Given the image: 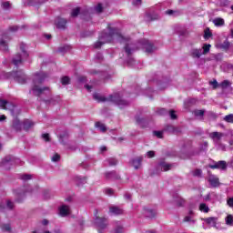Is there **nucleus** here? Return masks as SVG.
Returning <instances> with one entry per match:
<instances>
[{
  "label": "nucleus",
  "instance_id": "nucleus-1",
  "mask_svg": "<svg viewBox=\"0 0 233 233\" xmlns=\"http://www.w3.org/2000/svg\"><path fill=\"white\" fill-rule=\"evenodd\" d=\"M107 29L109 30V33L102 32L98 36V40L94 44V48L99 49L103 45L110 43L114 39V35H116L117 41H125V36L121 35L119 28H114L108 24Z\"/></svg>",
  "mask_w": 233,
  "mask_h": 233
},
{
  "label": "nucleus",
  "instance_id": "nucleus-2",
  "mask_svg": "<svg viewBox=\"0 0 233 233\" xmlns=\"http://www.w3.org/2000/svg\"><path fill=\"white\" fill-rule=\"evenodd\" d=\"M45 79H46V74H45V73H36L35 75V78L33 80L34 86L32 87V91H33L34 96H36V97H41V96H43L44 92H50V87L39 86V85L43 84V81H45Z\"/></svg>",
  "mask_w": 233,
  "mask_h": 233
},
{
  "label": "nucleus",
  "instance_id": "nucleus-3",
  "mask_svg": "<svg viewBox=\"0 0 233 233\" xmlns=\"http://www.w3.org/2000/svg\"><path fill=\"white\" fill-rule=\"evenodd\" d=\"M93 98L97 101V103H105L106 101H110L111 103H115V105H117L118 106H127V105H128V102L122 99L119 94H114L110 95L108 97H105L98 93H95L93 95Z\"/></svg>",
  "mask_w": 233,
  "mask_h": 233
},
{
  "label": "nucleus",
  "instance_id": "nucleus-4",
  "mask_svg": "<svg viewBox=\"0 0 233 233\" xmlns=\"http://www.w3.org/2000/svg\"><path fill=\"white\" fill-rule=\"evenodd\" d=\"M11 76L16 83H19V85H25V83H26V75H25L23 70L13 71Z\"/></svg>",
  "mask_w": 233,
  "mask_h": 233
},
{
  "label": "nucleus",
  "instance_id": "nucleus-5",
  "mask_svg": "<svg viewBox=\"0 0 233 233\" xmlns=\"http://www.w3.org/2000/svg\"><path fill=\"white\" fill-rule=\"evenodd\" d=\"M209 137L213 140L215 145H221V139L225 137V133L214 131L209 133Z\"/></svg>",
  "mask_w": 233,
  "mask_h": 233
},
{
  "label": "nucleus",
  "instance_id": "nucleus-6",
  "mask_svg": "<svg viewBox=\"0 0 233 233\" xmlns=\"http://www.w3.org/2000/svg\"><path fill=\"white\" fill-rule=\"evenodd\" d=\"M209 168H211L212 170H227V161L225 160H219L218 162H216L213 165H208V166Z\"/></svg>",
  "mask_w": 233,
  "mask_h": 233
},
{
  "label": "nucleus",
  "instance_id": "nucleus-7",
  "mask_svg": "<svg viewBox=\"0 0 233 233\" xmlns=\"http://www.w3.org/2000/svg\"><path fill=\"white\" fill-rule=\"evenodd\" d=\"M96 225L100 230H105L108 226L106 218L96 217Z\"/></svg>",
  "mask_w": 233,
  "mask_h": 233
},
{
  "label": "nucleus",
  "instance_id": "nucleus-8",
  "mask_svg": "<svg viewBox=\"0 0 233 233\" xmlns=\"http://www.w3.org/2000/svg\"><path fill=\"white\" fill-rule=\"evenodd\" d=\"M208 181L213 188H217L219 187V177H216L215 175H209Z\"/></svg>",
  "mask_w": 233,
  "mask_h": 233
},
{
  "label": "nucleus",
  "instance_id": "nucleus-9",
  "mask_svg": "<svg viewBox=\"0 0 233 233\" xmlns=\"http://www.w3.org/2000/svg\"><path fill=\"white\" fill-rule=\"evenodd\" d=\"M164 130L169 134H181V127H174L173 125L166 126Z\"/></svg>",
  "mask_w": 233,
  "mask_h": 233
},
{
  "label": "nucleus",
  "instance_id": "nucleus-10",
  "mask_svg": "<svg viewBox=\"0 0 233 233\" xmlns=\"http://www.w3.org/2000/svg\"><path fill=\"white\" fill-rule=\"evenodd\" d=\"M172 167H174V165L166 163L165 159L160 160L158 163V168H161L163 172H168V170H171Z\"/></svg>",
  "mask_w": 233,
  "mask_h": 233
},
{
  "label": "nucleus",
  "instance_id": "nucleus-11",
  "mask_svg": "<svg viewBox=\"0 0 233 233\" xmlns=\"http://www.w3.org/2000/svg\"><path fill=\"white\" fill-rule=\"evenodd\" d=\"M205 54V44L202 45V50L201 49H193L191 52V56L197 59H199L201 56Z\"/></svg>",
  "mask_w": 233,
  "mask_h": 233
},
{
  "label": "nucleus",
  "instance_id": "nucleus-12",
  "mask_svg": "<svg viewBox=\"0 0 233 233\" xmlns=\"http://www.w3.org/2000/svg\"><path fill=\"white\" fill-rule=\"evenodd\" d=\"M0 108L3 110H14V105L6 100L0 99Z\"/></svg>",
  "mask_w": 233,
  "mask_h": 233
},
{
  "label": "nucleus",
  "instance_id": "nucleus-13",
  "mask_svg": "<svg viewBox=\"0 0 233 233\" xmlns=\"http://www.w3.org/2000/svg\"><path fill=\"white\" fill-rule=\"evenodd\" d=\"M66 19L61 17H58L55 22L56 28H59L60 30H65V28H66Z\"/></svg>",
  "mask_w": 233,
  "mask_h": 233
},
{
  "label": "nucleus",
  "instance_id": "nucleus-14",
  "mask_svg": "<svg viewBox=\"0 0 233 233\" xmlns=\"http://www.w3.org/2000/svg\"><path fill=\"white\" fill-rule=\"evenodd\" d=\"M59 214L62 218H66V216H70V207L67 205H63L59 208Z\"/></svg>",
  "mask_w": 233,
  "mask_h": 233
},
{
  "label": "nucleus",
  "instance_id": "nucleus-15",
  "mask_svg": "<svg viewBox=\"0 0 233 233\" xmlns=\"http://www.w3.org/2000/svg\"><path fill=\"white\" fill-rule=\"evenodd\" d=\"M144 48H146L147 54H152L156 50V47L153 44H150L147 40L144 41Z\"/></svg>",
  "mask_w": 233,
  "mask_h": 233
},
{
  "label": "nucleus",
  "instance_id": "nucleus-16",
  "mask_svg": "<svg viewBox=\"0 0 233 233\" xmlns=\"http://www.w3.org/2000/svg\"><path fill=\"white\" fill-rule=\"evenodd\" d=\"M23 64V56H21V54L17 53L15 57L13 58V65H15V66H19V65Z\"/></svg>",
  "mask_w": 233,
  "mask_h": 233
},
{
  "label": "nucleus",
  "instance_id": "nucleus-17",
  "mask_svg": "<svg viewBox=\"0 0 233 233\" xmlns=\"http://www.w3.org/2000/svg\"><path fill=\"white\" fill-rule=\"evenodd\" d=\"M110 214H114V216H121L123 214V209L119 208V207H110L109 208Z\"/></svg>",
  "mask_w": 233,
  "mask_h": 233
},
{
  "label": "nucleus",
  "instance_id": "nucleus-18",
  "mask_svg": "<svg viewBox=\"0 0 233 233\" xmlns=\"http://www.w3.org/2000/svg\"><path fill=\"white\" fill-rule=\"evenodd\" d=\"M206 224L208 225V227H216L218 224V218L216 217H209L205 219Z\"/></svg>",
  "mask_w": 233,
  "mask_h": 233
},
{
  "label": "nucleus",
  "instance_id": "nucleus-19",
  "mask_svg": "<svg viewBox=\"0 0 233 233\" xmlns=\"http://www.w3.org/2000/svg\"><path fill=\"white\" fill-rule=\"evenodd\" d=\"M143 161V158L141 157H138L137 158H134L132 161H131V165L132 167H134V168L136 170H137L139 168V167H141V162Z\"/></svg>",
  "mask_w": 233,
  "mask_h": 233
},
{
  "label": "nucleus",
  "instance_id": "nucleus-20",
  "mask_svg": "<svg viewBox=\"0 0 233 233\" xmlns=\"http://www.w3.org/2000/svg\"><path fill=\"white\" fill-rule=\"evenodd\" d=\"M24 130H25V132H28V130H30V128L34 127L35 123L32 120H25L24 123Z\"/></svg>",
  "mask_w": 233,
  "mask_h": 233
},
{
  "label": "nucleus",
  "instance_id": "nucleus-21",
  "mask_svg": "<svg viewBox=\"0 0 233 233\" xmlns=\"http://www.w3.org/2000/svg\"><path fill=\"white\" fill-rule=\"evenodd\" d=\"M106 179H120L121 177L116 171H111L108 173H106Z\"/></svg>",
  "mask_w": 233,
  "mask_h": 233
},
{
  "label": "nucleus",
  "instance_id": "nucleus-22",
  "mask_svg": "<svg viewBox=\"0 0 233 233\" xmlns=\"http://www.w3.org/2000/svg\"><path fill=\"white\" fill-rule=\"evenodd\" d=\"M12 127L14 128V130H15V132H21V128H22L21 121H19V119H15L13 121Z\"/></svg>",
  "mask_w": 233,
  "mask_h": 233
},
{
  "label": "nucleus",
  "instance_id": "nucleus-23",
  "mask_svg": "<svg viewBox=\"0 0 233 233\" xmlns=\"http://www.w3.org/2000/svg\"><path fill=\"white\" fill-rule=\"evenodd\" d=\"M212 37H214V35L212 34L210 27H206L205 28V41H208V39H212Z\"/></svg>",
  "mask_w": 233,
  "mask_h": 233
},
{
  "label": "nucleus",
  "instance_id": "nucleus-24",
  "mask_svg": "<svg viewBox=\"0 0 233 233\" xmlns=\"http://www.w3.org/2000/svg\"><path fill=\"white\" fill-rule=\"evenodd\" d=\"M72 50V46L66 45V46H62L58 48V52L60 54H66V52H70Z\"/></svg>",
  "mask_w": 233,
  "mask_h": 233
},
{
  "label": "nucleus",
  "instance_id": "nucleus-25",
  "mask_svg": "<svg viewBox=\"0 0 233 233\" xmlns=\"http://www.w3.org/2000/svg\"><path fill=\"white\" fill-rule=\"evenodd\" d=\"M221 50H224V52H228L230 48V42L228 40H225L221 45H220Z\"/></svg>",
  "mask_w": 233,
  "mask_h": 233
},
{
  "label": "nucleus",
  "instance_id": "nucleus-26",
  "mask_svg": "<svg viewBox=\"0 0 233 233\" xmlns=\"http://www.w3.org/2000/svg\"><path fill=\"white\" fill-rule=\"evenodd\" d=\"M213 23L215 26H224L225 25V20L223 18H215L213 20Z\"/></svg>",
  "mask_w": 233,
  "mask_h": 233
},
{
  "label": "nucleus",
  "instance_id": "nucleus-27",
  "mask_svg": "<svg viewBox=\"0 0 233 233\" xmlns=\"http://www.w3.org/2000/svg\"><path fill=\"white\" fill-rule=\"evenodd\" d=\"M76 185L78 187H81V185H85V183H86V177H76Z\"/></svg>",
  "mask_w": 233,
  "mask_h": 233
},
{
  "label": "nucleus",
  "instance_id": "nucleus-28",
  "mask_svg": "<svg viewBox=\"0 0 233 233\" xmlns=\"http://www.w3.org/2000/svg\"><path fill=\"white\" fill-rule=\"evenodd\" d=\"M95 127L99 128L101 132H106V126L101 122H96Z\"/></svg>",
  "mask_w": 233,
  "mask_h": 233
},
{
  "label": "nucleus",
  "instance_id": "nucleus-29",
  "mask_svg": "<svg viewBox=\"0 0 233 233\" xmlns=\"http://www.w3.org/2000/svg\"><path fill=\"white\" fill-rule=\"evenodd\" d=\"M193 114H194V116H196V117H201V116H205V110L195 109L193 111Z\"/></svg>",
  "mask_w": 233,
  "mask_h": 233
},
{
  "label": "nucleus",
  "instance_id": "nucleus-30",
  "mask_svg": "<svg viewBox=\"0 0 233 233\" xmlns=\"http://www.w3.org/2000/svg\"><path fill=\"white\" fill-rule=\"evenodd\" d=\"M226 225H228L229 227L233 226V216L232 215H228L225 218Z\"/></svg>",
  "mask_w": 233,
  "mask_h": 233
},
{
  "label": "nucleus",
  "instance_id": "nucleus-31",
  "mask_svg": "<svg viewBox=\"0 0 233 233\" xmlns=\"http://www.w3.org/2000/svg\"><path fill=\"white\" fill-rule=\"evenodd\" d=\"M12 158H10V157H6L5 158H4L2 160V167H4V168H5V170H8V168L6 167V165L10 164Z\"/></svg>",
  "mask_w": 233,
  "mask_h": 233
},
{
  "label": "nucleus",
  "instance_id": "nucleus-32",
  "mask_svg": "<svg viewBox=\"0 0 233 233\" xmlns=\"http://www.w3.org/2000/svg\"><path fill=\"white\" fill-rule=\"evenodd\" d=\"M25 48H26V46L24 43L20 44V50L23 53V57H28V53Z\"/></svg>",
  "mask_w": 233,
  "mask_h": 233
},
{
  "label": "nucleus",
  "instance_id": "nucleus-33",
  "mask_svg": "<svg viewBox=\"0 0 233 233\" xmlns=\"http://www.w3.org/2000/svg\"><path fill=\"white\" fill-rule=\"evenodd\" d=\"M223 119L226 123L233 124V114H229V115L225 116Z\"/></svg>",
  "mask_w": 233,
  "mask_h": 233
},
{
  "label": "nucleus",
  "instance_id": "nucleus-34",
  "mask_svg": "<svg viewBox=\"0 0 233 233\" xmlns=\"http://www.w3.org/2000/svg\"><path fill=\"white\" fill-rule=\"evenodd\" d=\"M146 215L147 218H156V211L152 209H146Z\"/></svg>",
  "mask_w": 233,
  "mask_h": 233
},
{
  "label": "nucleus",
  "instance_id": "nucleus-35",
  "mask_svg": "<svg viewBox=\"0 0 233 233\" xmlns=\"http://www.w3.org/2000/svg\"><path fill=\"white\" fill-rule=\"evenodd\" d=\"M79 12H81V9L79 7H76L72 10L71 17H77V15H79Z\"/></svg>",
  "mask_w": 233,
  "mask_h": 233
},
{
  "label": "nucleus",
  "instance_id": "nucleus-36",
  "mask_svg": "<svg viewBox=\"0 0 233 233\" xmlns=\"http://www.w3.org/2000/svg\"><path fill=\"white\" fill-rule=\"evenodd\" d=\"M61 83H62V85H64V86L70 85V77H68V76H63V77L61 78Z\"/></svg>",
  "mask_w": 233,
  "mask_h": 233
},
{
  "label": "nucleus",
  "instance_id": "nucleus-37",
  "mask_svg": "<svg viewBox=\"0 0 233 233\" xmlns=\"http://www.w3.org/2000/svg\"><path fill=\"white\" fill-rule=\"evenodd\" d=\"M0 46H3V50H5V52H8V44H6V41L1 40Z\"/></svg>",
  "mask_w": 233,
  "mask_h": 233
},
{
  "label": "nucleus",
  "instance_id": "nucleus-38",
  "mask_svg": "<svg viewBox=\"0 0 233 233\" xmlns=\"http://www.w3.org/2000/svg\"><path fill=\"white\" fill-rule=\"evenodd\" d=\"M2 230L4 232H10V230H12V227H10V224H4L2 225Z\"/></svg>",
  "mask_w": 233,
  "mask_h": 233
},
{
  "label": "nucleus",
  "instance_id": "nucleus-39",
  "mask_svg": "<svg viewBox=\"0 0 233 233\" xmlns=\"http://www.w3.org/2000/svg\"><path fill=\"white\" fill-rule=\"evenodd\" d=\"M124 50L126 54H127V57H130L132 56V49L128 46V44H127L124 47Z\"/></svg>",
  "mask_w": 233,
  "mask_h": 233
},
{
  "label": "nucleus",
  "instance_id": "nucleus-40",
  "mask_svg": "<svg viewBox=\"0 0 233 233\" xmlns=\"http://www.w3.org/2000/svg\"><path fill=\"white\" fill-rule=\"evenodd\" d=\"M147 21H156L157 19V15H152L150 13H147Z\"/></svg>",
  "mask_w": 233,
  "mask_h": 233
},
{
  "label": "nucleus",
  "instance_id": "nucleus-41",
  "mask_svg": "<svg viewBox=\"0 0 233 233\" xmlns=\"http://www.w3.org/2000/svg\"><path fill=\"white\" fill-rule=\"evenodd\" d=\"M221 88H227L228 86H230V81L224 80L220 83Z\"/></svg>",
  "mask_w": 233,
  "mask_h": 233
},
{
  "label": "nucleus",
  "instance_id": "nucleus-42",
  "mask_svg": "<svg viewBox=\"0 0 233 233\" xmlns=\"http://www.w3.org/2000/svg\"><path fill=\"white\" fill-rule=\"evenodd\" d=\"M109 167H116L117 165V159L116 158H109L108 160Z\"/></svg>",
  "mask_w": 233,
  "mask_h": 233
},
{
  "label": "nucleus",
  "instance_id": "nucleus-43",
  "mask_svg": "<svg viewBox=\"0 0 233 233\" xmlns=\"http://www.w3.org/2000/svg\"><path fill=\"white\" fill-rule=\"evenodd\" d=\"M170 119H177V115H176V111L174 109L169 110Z\"/></svg>",
  "mask_w": 233,
  "mask_h": 233
},
{
  "label": "nucleus",
  "instance_id": "nucleus-44",
  "mask_svg": "<svg viewBox=\"0 0 233 233\" xmlns=\"http://www.w3.org/2000/svg\"><path fill=\"white\" fill-rule=\"evenodd\" d=\"M10 2H3L2 3V8L4 10H10Z\"/></svg>",
  "mask_w": 233,
  "mask_h": 233
},
{
  "label": "nucleus",
  "instance_id": "nucleus-45",
  "mask_svg": "<svg viewBox=\"0 0 233 233\" xmlns=\"http://www.w3.org/2000/svg\"><path fill=\"white\" fill-rule=\"evenodd\" d=\"M209 85L213 86V89L216 90L219 86V84H218V80L209 81Z\"/></svg>",
  "mask_w": 233,
  "mask_h": 233
},
{
  "label": "nucleus",
  "instance_id": "nucleus-46",
  "mask_svg": "<svg viewBox=\"0 0 233 233\" xmlns=\"http://www.w3.org/2000/svg\"><path fill=\"white\" fill-rule=\"evenodd\" d=\"M184 205H185V199H183V198H179L177 199V206H178V207H184Z\"/></svg>",
  "mask_w": 233,
  "mask_h": 233
},
{
  "label": "nucleus",
  "instance_id": "nucleus-47",
  "mask_svg": "<svg viewBox=\"0 0 233 233\" xmlns=\"http://www.w3.org/2000/svg\"><path fill=\"white\" fill-rule=\"evenodd\" d=\"M20 178L23 180V181H28L30 179H32V175H22L20 177Z\"/></svg>",
  "mask_w": 233,
  "mask_h": 233
},
{
  "label": "nucleus",
  "instance_id": "nucleus-48",
  "mask_svg": "<svg viewBox=\"0 0 233 233\" xmlns=\"http://www.w3.org/2000/svg\"><path fill=\"white\" fill-rule=\"evenodd\" d=\"M59 159H61V156L57 153H56L52 157V161H54L55 163H57V161H59Z\"/></svg>",
  "mask_w": 233,
  "mask_h": 233
},
{
  "label": "nucleus",
  "instance_id": "nucleus-49",
  "mask_svg": "<svg viewBox=\"0 0 233 233\" xmlns=\"http://www.w3.org/2000/svg\"><path fill=\"white\" fill-rule=\"evenodd\" d=\"M42 137H43V139H44L46 142H47V143L50 141V134H48V133L43 134V135H42Z\"/></svg>",
  "mask_w": 233,
  "mask_h": 233
},
{
  "label": "nucleus",
  "instance_id": "nucleus-50",
  "mask_svg": "<svg viewBox=\"0 0 233 233\" xmlns=\"http://www.w3.org/2000/svg\"><path fill=\"white\" fill-rule=\"evenodd\" d=\"M154 135L158 137V139H163V131H154Z\"/></svg>",
  "mask_w": 233,
  "mask_h": 233
},
{
  "label": "nucleus",
  "instance_id": "nucleus-51",
  "mask_svg": "<svg viewBox=\"0 0 233 233\" xmlns=\"http://www.w3.org/2000/svg\"><path fill=\"white\" fill-rule=\"evenodd\" d=\"M96 11L97 12V14H101V12H103V5L98 4V5L96 6Z\"/></svg>",
  "mask_w": 233,
  "mask_h": 233
},
{
  "label": "nucleus",
  "instance_id": "nucleus-52",
  "mask_svg": "<svg viewBox=\"0 0 233 233\" xmlns=\"http://www.w3.org/2000/svg\"><path fill=\"white\" fill-rule=\"evenodd\" d=\"M202 174V171L201 169H196L194 172H193V176H195V177H199Z\"/></svg>",
  "mask_w": 233,
  "mask_h": 233
},
{
  "label": "nucleus",
  "instance_id": "nucleus-53",
  "mask_svg": "<svg viewBox=\"0 0 233 233\" xmlns=\"http://www.w3.org/2000/svg\"><path fill=\"white\" fill-rule=\"evenodd\" d=\"M6 206H7V208H9V210H12L14 208V202L7 200Z\"/></svg>",
  "mask_w": 233,
  "mask_h": 233
},
{
  "label": "nucleus",
  "instance_id": "nucleus-54",
  "mask_svg": "<svg viewBox=\"0 0 233 233\" xmlns=\"http://www.w3.org/2000/svg\"><path fill=\"white\" fill-rule=\"evenodd\" d=\"M212 46L210 44H206L205 45V54H208L210 52V48Z\"/></svg>",
  "mask_w": 233,
  "mask_h": 233
},
{
  "label": "nucleus",
  "instance_id": "nucleus-55",
  "mask_svg": "<svg viewBox=\"0 0 233 233\" xmlns=\"http://www.w3.org/2000/svg\"><path fill=\"white\" fill-rule=\"evenodd\" d=\"M115 233H123V226H117L115 228Z\"/></svg>",
  "mask_w": 233,
  "mask_h": 233
},
{
  "label": "nucleus",
  "instance_id": "nucleus-56",
  "mask_svg": "<svg viewBox=\"0 0 233 233\" xmlns=\"http://www.w3.org/2000/svg\"><path fill=\"white\" fill-rule=\"evenodd\" d=\"M65 137H66V135H60L59 136V141L62 145H66V143H65V140H63V139H65Z\"/></svg>",
  "mask_w": 233,
  "mask_h": 233
},
{
  "label": "nucleus",
  "instance_id": "nucleus-57",
  "mask_svg": "<svg viewBox=\"0 0 233 233\" xmlns=\"http://www.w3.org/2000/svg\"><path fill=\"white\" fill-rule=\"evenodd\" d=\"M19 30V26L17 25H13L9 27L10 32H17Z\"/></svg>",
  "mask_w": 233,
  "mask_h": 233
},
{
  "label": "nucleus",
  "instance_id": "nucleus-58",
  "mask_svg": "<svg viewBox=\"0 0 233 233\" xmlns=\"http://www.w3.org/2000/svg\"><path fill=\"white\" fill-rule=\"evenodd\" d=\"M227 203H228V207L233 208V198H228Z\"/></svg>",
  "mask_w": 233,
  "mask_h": 233
},
{
  "label": "nucleus",
  "instance_id": "nucleus-59",
  "mask_svg": "<svg viewBox=\"0 0 233 233\" xmlns=\"http://www.w3.org/2000/svg\"><path fill=\"white\" fill-rule=\"evenodd\" d=\"M106 194L107 196H112V195L114 194V189H112V188H106Z\"/></svg>",
  "mask_w": 233,
  "mask_h": 233
},
{
  "label": "nucleus",
  "instance_id": "nucleus-60",
  "mask_svg": "<svg viewBox=\"0 0 233 233\" xmlns=\"http://www.w3.org/2000/svg\"><path fill=\"white\" fill-rule=\"evenodd\" d=\"M157 114H159L160 116H165V114H167V109L161 108L157 111Z\"/></svg>",
  "mask_w": 233,
  "mask_h": 233
},
{
  "label": "nucleus",
  "instance_id": "nucleus-61",
  "mask_svg": "<svg viewBox=\"0 0 233 233\" xmlns=\"http://www.w3.org/2000/svg\"><path fill=\"white\" fill-rule=\"evenodd\" d=\"M156 156V153L154 151H148L147 152V157L152 158Z\"/></svg>",
  "mask_w": 233,
  "mask_h": 233
},
{
  "label": "nucleus",
  "instance_id": "nucleus-62",
  "mask_svg": "<svg viewBox=\"0 0 233 233\" xmlns=\"http://www.w3.org/2000/svg\"><path fill=\"white\" fill-rule=\"evenodd\" d=\"M198 210H200V212H205V203L199 205Z\"/></svg>",
  "mask_w": 233,
  "mask_h": 233
},
{
  "label": "nucleus",
  "instance_id": "nucleus-63",
  "mask_svg": "<svg viewBox=\"0 0 233 233\" xmlns=\"http://www.w3.org/2000/svg\"><path fill=\"white\" fill-rule=\"evenodd\" d=\"M15 194H16V196L21 197V196H25V192H21L19 190H15Z\"/></svg>",
  "mask_w": 233,
  "mask_h": 233
},
{
  "label": "nucleus",
  "instance_id": "nucleus-64",
  "mask_svg": "<svg viewBox=\"0 0 233 233\" xmlns=\"http://www.w3.org/2000/svg\"><path fill=\"white\" fill-rule=\"evenodd\" d=\"M132 5H134V6H137V5H141V0H135Z\"/></svg>",
  "mask_w": 233,
  "mask_h": 233
}]
</instances>
